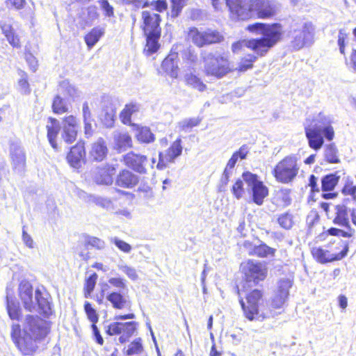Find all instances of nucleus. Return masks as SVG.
<instances>
[{
	"mask_svg": "<svg viewBox=\"0 0 356 356\" xmlns=\"http://www.w3.org/2000/svg\"><path fill=\"white\" fill-rule=\"evenodd\" d=\"M47 323L38 316L28 315L23 330L19 324L11 326L10 336L13 343L24 355H33L37 350L38 341L48 334Z\"/></svg>",
	"mask_w": 356,
	"mask_h": 356,
	"instance_id": "1",
	"label": "nucleus"
},
{
	"mask_svg": "<svg viewBox=\"0 0 356 356\" xmlns=\"http://www.w3.org/2000/svg\"><path fill=\"white\" fill-rule=\"evenodd\" d=\"M227 6L233 15L242 20L268 18L275 14L274 7L268 0H227Z\"/></svg>",
	"mask_w": 356,
	"mask_h": 356,
	"instance_id": "2",
	"label": "nucleus"
},
{
	"mask_svg": "<svg viewBox=\"0 0 356 356\" xmlns=\"http://www.w3.org/2000/svg\"><path fill=\"white\" fill-rule=\"evenodd\" d=\"M246 29L256 35H262L261 38L252 39L257 56L266 54L280 40L283 33L282 25L277 23L267 24L257 22L248 26Z\"/></svg>",
	"mask_w": 356,
	"mask_h": 356,
	"instance_id": "3",
	"label": "nucleus"
},
{
	"mask_svg": "<svg viewBox=\"0 0 356 356\" xmlns=\"http://www.w3.org/2000/svg\"><path fill=\"white\" fill-rule=\"evenodd\" d=\"M316 26L305 18L293 19L288 31L289 47L293 51H298L304 47L312 46L315 41Z\"/></svg>",
	"mask_w": 356,
	"mask_h": 356,
	"instance_id": "4",
	"label": "nucleus"
},
{
	"mask_svg": "<svg viewBox=\"0 0 356 356\" xmlns=\"http://www.w3.org/2000/svg\"><path fill=\"white\" fill-rule=\"evenodd\" d=\"M332 120L329 115L320 113L314 120L313 123L305 126V132L309 147L317 151L324 143V137L332 140L334 136L332 126Z\"/></svg>",
	"mask_w": 356,
	"mask_h": 356,
	"instance_id": "5",
	"label": "nucleus"
},
{
	"mask_svg": "<svg viewBox=\"0 0 356 356\" xmlns=\"http://www.w3.org/2000/svg\"><path fill=\"white\" fill-rule=\"evenodd\" d=\"M19 295L24 309L31 312L40 309L44 314L50 312V304L39 289L33 295L32 285L27 281H22L19 285Z\"/></svg>",
	"mask_w": 356,
	"mask_h": 356,
	"instance_id": "6",
	"label": "nucleus"
},
{
	"mask_svg": "<svg viewBox=\"0 0 356 356\" xmlns=\"http://www.w3.org/2000/svg\"><path fill=\"white\" fill-rule=\"evenodd\" d=\"M262 298L261 291L255 289L246 296L247 303L241 299L240 304L243 310L245 317L250 321L254 319L262 321L264 318L274 317L276 314L272 309L265 311V309L258 307L259 301Z\"/></svg>",
	"mask_w": 356,
	"mask_h": 356,
	"instance_id": "7",
	"label": "nucleus"
},
{
	"mask_svg": "<svg viewBox=\"0 0 356 356\" xmlns=\"http://www.w3.org/2000/svg\"><path fill=\"white\" fill-rule=\"evenodd\" d=\"M300 170L298 158L295 155L285 156L275 166L273 174L277 181L289 184L297 177Z\"/></svg>",
	"mask_w": 356,
	"mask_h": 356,
	"instance_id": "8",
	"label": "nucleus"
},
{
	"mask_svg": "<svg viewBox=\"0 0 356 356\" xmlns=\"http://www.w3.org/2000/svg\"><path fill=\"white\" fill-rule=\"evenodd\" d=\"M204 71L207 75L222 78L229 71V63L226 55L209 53L204 57Z\"/></svg>",
	"mask_w": 356,
	"mask_h": 356,
	"instance_id": "9",
	"label": "nucleus"
},
{
	"mask_svg": "<svg viewBox=\"0 0 356 356\" xmlns=\"http://www.w3.org/2000/svg\"><path fill=\"white\" fill-rule=\"evenodd\" d=\"M242 178L247 185L248 191L252 195V201L259 206L261 205L268 195V188L258 179L256 175L251 172H244Z\"/></svg>",
	"mask_w": 356,
	"mask_h": 356,
	"instance_id": "10",
	"label": "nucleus"
},
{
	"mask_svg": "<svg viewBox=\"0 0 356 356\" xmlns=\"http://www.w3.org/2000/svg\"><path fill=\"white\" fill-rule=\"evenodd\" d=\"M242 273L247 282L257 284L267 276V268L265 264L254 260H248L241 266Z\"/></svg>",
	"mask_w": 356,
	"mask_h": 356,
	"instance_id": "11",
	"label": "nucleus"
},
{
	"mask_svg": "<svg viewBox=\"0 0 356 356\" xmlns=\"http://www.w3.org/2000/svg\"><path fill=\"white\" fill-rule=\"evenodd\" d=\"M137 325V323L135 321L127 323L115 322L108 326L106 333L111 336L120 334L119 341L123 343L134 334L136 330Z\"/></svg>",
	"mask_w": 356,
	"mask_h": 356,
	"instance_id": "12",
	"label": "nucleus"
},
{
	"mask_svg": "<svg viewBox=\"0 0 356 356\" xmlns=\"http://www.w3.org/2000/svg\"><path fill=\"white\" fill-rule=\"evenodd\" d=\"M181 140L177 138L165 152L159 153L157 168L164 169L168 163H173L175 159L181 154Z\"/></svg>",
	"mask_w": 356,
	"mask_h": 356,
	"instance_id": "13",
	"label": "nucleus"
},
{
	"mask_svg": "<svg viewBox=\"0 0 356 356\" xmlns=\"http://www.w3.org/2000/svg\"><path fill=\"white\" fill-rule=\"evenodd\" d=\"M124 164L140 174L147 173V158L146 156L130 152L123 157Z\"/></svg>",
	"mask_w": 356,
	"mask_h": 356,
	"instance_id": "14",
	"label": "nucleus"
},
{
	"mask_svg": "<svg viewBox=\"0 0 356 356\" xmlns=\"http://www.w3.org/2000/svg\"><path fill=\"white\" fill-rule=\"evenodd\" d=\"M61 137L68 144L75 141L77 136L78 122L73 115L65 117L62 122Z\"/></svg>",
	"mask_w": 356,
	"mask_h": 356,
	"instance_id": "15",
	"label": "nucleus"
},
{
	"mask_svg": "<svg viewBox=\"0 0 356 356\" xmlns=\"http://www.w3.org/2000/svg\"><path fill=\"white\" fill-rule=\"evenodd\" d=\"M142 19L143 22V31L145 34L154 33V34L161 33L160 22L161 17L159 14L152 11L144 10L142 13Z\"/></svg>",
	"mask_w": 356,
	"mask_h": 356,
	"instance_id": "16",
	"label": "nucleus"
},
{
	"mask_svg": "<svg viewBox=\"0 0 356 356\" xmlns=\"http://www.w3.org/2000/svg\"><path fill=\"white\" fill-rule=\"evenodd\" d=\"M353 208L348 206V199L341 204L334 207L335 216L333 222L341 227H349Z\"/></svg>",
	"mask_w": 356,
	"mask_h": 356,
	"instance_id": "17",
	"label": "nucleus"
},
{
	"mask_svg": "<svg viewBox=\"0 0 356 356\" xmlns=\"http://www.w3.org/2000/svg\"><path fill=\"white\" fill-rule=\"evenodd\" d=\"M115 173V168L112 165L106 164L93 171V180L97 184L110 185L113 183Z\"/></svg>",
	"mask_w": 356,
	"mask_h": 356,
	"instance_id": "18",
	"label": "nucleus"
},
{
	"mask_svg": "<svg viewBox=\"0 0 356 356\" xmlns=\"http://www.w3.org/2000/svg\"><path fill=\"white\" fill-rule=\"evenodd\" d=\"M101 117L107 126H111L114 121L116 108L111 97L104 95L100 103Z\"/></svg>",
	"mask_w": 356,
	"mask_h": 356,
	"instance_id": "19",
	"label": "nucleus"
},
{
	"mask_svg": "<svg viewBox=\"0 0 356 356\" xmlns=\"http://www.w3.org/2000/svg\"><path fill=\"white\" fill-rule=\"evenodd\" d=\"M10 157L13 169L18 173L22 172L26 165V157L23 149L17 144H12L10 146Z\"/></svg>",
	"mask_w": 356,
	"mask_h": 356,
	"instance_id": "20",
	"label": "nucleus"
},
{
	"mask_svg": "<svg viewBox=\"0 0 356 356\" xmlns=\"http://www.w3.org/2000/svg\"><path fill=\"white\" fill-rule=\"evenodd\" d=\"M243 246L248 252V254L259 257H273L275 256L276 250L268 246L265 243L259 245H252L250 241H245Z\"/></svg>",
	"mask_w": 356,
	"mask_h": 356,
	"instance_id": "21",
	"label": "nucleus"
},
{
	"mask_svg": "<svg viewBox=\"0 0 356 356\" xmlns=\"http://www.w3.org/2000/svg\"><path fill=\"white\" fill-rule=\"evenodd\" d=\"M58 93L70 101H75L81 96L79 89L67 79L63 80L59 83Z\"/></svg>",
	"mask_w": 356,
	"mask_h": 356,
	"instance_id": "22",
	"label": "nucleus"
},
{
	"mask_svg": "<svg viewBox=\"0 0 356 356\" xmlns=\"http://www.w3.org/2000/svg\"><path fill=\"white\" fill-rule=\"evenodd\" d=\"M347 251L348 248H346V249L341 252L334 254L330 253L328 250L321 248H315L312 250V254L319 262L323 264L341 259L346 255Z\"/></svg>",
	"mask_w": 356,
	"mask_h": 356,
	"instance_id": "23",
	"label": "nucleus"
},
{
	"mask_svg": "<svg viewBox=\"0 0 356 356\" xmlns=\"http://www.w3.org/2000/svg\"><path fill=\"white\" fill-rule=\"evenodd\" d=\"M178 54L176 52L170 54L163 60L161 68L173 79H177L179 73Z\"/></svg>",
	"mask_w": 356,
	"mask_h": 356,
	"instance_id": "24",
	"label": "nucleus"
},
{
	"mask_svg": "<svg viewBox=\"0 0 356 356\" xmlns=\"http://www.w3.org/2000/svg\"><path fill=\"white\" fill-rule=\"evenodd\" d=\"M106 300L109 301L112 307L118 309H123L130 306L129 296L121 291L108 293Z\"/></svg>",
	"mask_w": 356,
	"mask_h": 356,
	"instance_id": "25",
	"label": "nucleus"
},
{
	"mask_svg": "<svg viewBox=\"0 0 356 356\" xmlns=\"http://www.w3.org/2000/svg\"><path fill=\"white\" fill-rule=\"evenodd\" d=\"M86 152L83 143H77L72 147L67 156L68 163L74 168H79L81 162L85 157Z\"/></svg>",
	"mask_w": 356,
	"mask_h": 356,
	"instance_id": "26",
	"label": "nucleus"
},
{
	"mask_svg": "<svg viewBox=\"0 0 356 356\" xmlns=\"http://www.w3.org/2000/svg\"><path fill=\"white\" fill-rule=\"evenodd\" d=\"M108 148L104 140L99 138L91 145L90 157L96 161H102L107 155Z\"/></svg>",
	"mask_w": 356,
	"mask_h": 356,
	"instance_id": "27",
	"label": "nucleus"
},
{
	"mask_svg": "<svg viewBox=\"0 0 356 356\" xmlns=\"http://www.w3.org/2000/svg\"><path fill=\"white\" fill-rule=\"evenodd\" d=\"M138 182V177L129 170H122L117 177L116 184L118 186L131 188Z\"/></svg>",
	"mask_w": 356,
	"mask_h": 356,
	"instance_id": "28",
	"label": "nucleus"
},
{
	"mask_svg": "<svg viewBox=\"0 0 356 356\" xmlns=\"http://www.w3.org/2000/svg\"><path fill=\"white\" fill-rule=\"evenodd\" d=\"M47 130V138L51 146L57 149L56 138L61 128L59 121L55 118H49L46 126Z\"/></svg>",
	"mask_w": 356,
	"mask_h": 356,
	"instance_id": "29",
	"label": "nucleus"
},
{
	"mask_svg": "<svg viewBox=\"0 0 356 356\" xmlns=\"http://www.w3.org/2000/svg\"><path fill=\"white\" fill-rule=\"evenodd\" d=\"M115 148L118 150H126L132 147V139L127 132H115L113 134Z\"/></svg>",
	"mask_w": 356,
	"mask_h": 356,
	"instance_id": "30",
	"label": "nucleus"
},
{
	"mask_svg": "<svg viewBox=\"0 0 356 356\" xmlns=\"http://www.w3.org/2000/svg\"><path fill=\"white\" fill-rule=\"evenodd\" d=\"M136 127V138L141 143H151L155 140V136L147 127L132 124Z\"/></svg>",
	"mask_w": 356,
	"mask_h": 356,
	"instance_id": "31",
	"label": "nucleus"
},
{
	"mask_svg": "<svg viewBox=\"0 0 356 356\" xmlns=\"http://www.w3.org/2000/svg\"><path fill=\"white\" fill-rule=\"evenodd\" d=\"M140 108V105L136 103L127 104L120 115L122 122L124 124H131V117L136 115Z\"/></svg>",
	"mask_w": 356,
	"mask_h": 356,
	"instance_id": "32",
	"label": "nucleus"
},
{
	"mask_svg": "<svg viewBox=\"0 0 356 356\" xmlns=\"http://www.w3.org/2000/svg\"><path fill=\"white\" fill-rule=\"evenodd\" d=\"M146 36V45L144 49V52L149 56L159 49L160 44L159 40L161 37V33L154 34V33L149 34H145Z\"/></svg>",
	"mask_w": 356,
	"mask_h": 356,
	"instance_id": "33",
	"label": "nucleus"
},
{
	"mask_svg": "<svg viewBox=\"0 0 356 356\" xmlns=\"http://www.w3.org/2000/svg\"><path fill=\"white\" fill-rule=\"evenodd\" d=\"M104 28L97 26L93 28L88 34H86L84 38V40L88 49H92L99 40L101 37L104 35Z\"/></svg>",
	"mask_w": 356,
	"mask_h": 356,
	"instance_id": "34",
	"label": "nucleus"
},
{
	"mask_svg": "<svg viewBox=\"0 0 356 356\" xmlns=\"http://www.w3.org/2000/svg\"><path fill=\"white\" fill-rule=\"evenodd\" d=\"M340 172L329 174L324 176L321 179V188L323 191H332L340 179Z\"/></svg>",
	"mask_w": 356,
	"mask_h": 356,
	"instance_id": "35",
	"label": "nucleus"
},
{
	"mask_svg": "<svg viewBox=\"0 0 356 356\" xmlns=\"http://www.w3.org/2000/svg\"><path fill=\"white\" fill-rule=\"evenodd\" d=\"M291 191L289 189H280L276 191L273 198V202L278 207H285L291 202L290 196Z\"/></svg>",
	"mask_w": 356,
	"mask_h": 356,
	"instance_id": "36",
	"label": "nucleus"
},
{
	"mask_svg": "<svg viewBox=\"0 0 356 356\" xmlns=\"http://www.w3.org/2000/svg\"><path fill=\"white\" fill-rule=\"evenodd\" d=\"M188 37L197 47H202L206 45V31H200L197 28H192L188 32Z\"/></svg>",
	"mask_w": 356,
	"mask_h": 356,
	"instance_id": "37",
	"label": "nucleus"
},
{
	"mask_svg": "<svg viewBox=\"0 0 356 356\" xmlns=\"http://www.w3.org/2000/svg\"><path fill=\"white\" fill-rule=\"evenodd\" d=\"M67 99L63 98L58 93L54 97L52 103V109L56 114H63L68 111Z\"/></svg>",
	"mask_w": 356,
	"mask_h": 356,
	"instance_id": "38",
	"label": "nucleus"
},
{
	"mask_svg": "<svg viewBox=\"0 0 356 356\" xmlns=\"http://www.w3.org/2000/svg\"><path fill=\"white\" fill-rule=\"evenodd\" d=\"M287 299L288 298L284 297V296H282L275 292L270 301L268 308L265 309V311H269L270 309H272L274 312L276 313L275 316L280 314V312H277L276 310L282 309Z\"/></svg>",
	"mask_w": 356,
	"mask_h": 356,
	"instance_id": "39",
	"label": "nucleus"
},
{
	"mask_svg": "<svg viewBox=\"0 0 356 356\" xmlns=\"http://www.w3.org/2000/svg\"><path fill=\"white\" fill-rule=\"evenodd\" d=\"M83 245L90 246L97 250H102L105 248V243L99 238L87 235L83 236Z\"/></svg>",
	"mask_w": 356,
	"mask_h": 356,
	"instance_id": "40",
	"label": "nucleus"
},
{
	"mask_svg": "<svg viewBox=\"0 0 356 356\" xmlns=\"http://www.w3.org/2000/svg\"><path fill=\"white\" fill-rule=\"evenodd\" d=\"M292 284V280L289 278L280 279L277 282V290L276 293L288 298L289 289L291 288Z\"/></svg>",
	"mask_w": 356,
	"mask_h": 356,
	"instance_id": "41",
	"label": "nucleus"
},
{
	"mask_svg": "<svg viewBox=\"0 0 356 356\" xmlns=\"http://www.w3.org/2000/svg\"><path fill=\"white\" fill-rule=\"evenodd\" d=\"M186 83L193 88L202 92L206 89V85L197 76L190 74L185 76Z\"/></svg>",
	"mask_w": 356,
	"mask_h": 356,
	"instance_id": "42",
	"label": "nucleus"
},
{
	"mask_svg": "<svg viewBox=\"0 0 356 356\" xmlns=\"http://www.w3.org/2000/svg\"><path fill=\"white\" fill-rule=\"evenodd\" d=\"M7 310L9 317L13 320H19L21 316V309L18 303L7 297Z\"/></svg>",
	"mask_w": 356,
	"mask_h": 356,
	"instance_id": "43",
	"label": "nucleus"
},
{
	"mask_svg": "<svg viewBox=\"0 0 356 356\" xmlns=\"http://www.w3.org/2000/svg\"><path fill=\"white\" fill-rule=\"evenodd\" d=\"M325 156L327 161L330 163H339L340 162L338 150L334 144H330L326 147Z\"/></svg>",
	"mask_w": 356,
	"mask_h": 356,
	"instance_id": "44",
	"label": "nucleus"
},
{
	"mask_svg": "<svg viewBox=\"0 0 356 356\" xmlns=\"http://www.w3.org/2000/svg\"><path fill=\"white\" fill-rule=\"evenodd\" d=\"M254 42L252 40H243L234 42L232 46V49L234 53H238L241 50H243L245 47H247L252 50L255 53V48Z\"/></svg>",
	"mask_w": 356,
	"mask_h": 356,
	"instance_id": "45",
	"label": "nucleus"
},
{
	"mask_svg": "<svg viewBox=\"0 0 356 356\" xmlns=\"http://www.w3.org/2000/svg\"><path fill=\"white\" fill-rule=\"evenodd\" d=\"M257 55L249 54L243 58L238 64L237 70L240 72H245L249 69L252 68L253 63L257 58Z\"/></svg>",
	"mask_w": 356,
	"mask_h": 356,
	"instance_id": "46",
	"label": "nucleus"
},
{
	"mask_svg": "<svg viewBox=\"0 0 356 356\" xmlns=\"http://www.w3.org/2000/svg\"><path fill=\"white\" fill-rule=\"evenodd\" d=\"M97 275L94 273L86 280L85 283V297L89 298L93 291L97 280Z\"/></svg>",
	"mask_w": 356,
	"mask_h": 356,
	"instance_id": "47",
	"label": "nucleus"
},
{
	"mask_svg": "<svg viewBox=\"0 0 356 356\" xmlns=\"http://www.w3.org/2000/svg\"><path fill=\"white\" fill-rule=\"evenodd\" d=\"M277 222L281 227L285 229H289L292 227L293 224V216L289 213H282L278 217Z\"/></svg>",
	"mask_w": 356,
	"mask_h": 356,
	"instance_id": "48",
	"label": "nucleus"
},
{
	"mask_svg": "<svg viewBox=\"0 0 356 356\" xmlns=\"http://www.w3.org/2000/svg\"><path fill=\"white\" fill-rule=\"evenodd\" d=\"M223 40V36L218 31L211 29L206 31V45L220 42Z\"/></svg>",
	"mask_w": 356,
	"mask_h": 356,
	"instance_id": "49",
	"label": "nucleus"
},
{
	"mask_svg": "<svg viewBox=\"0 0 356 356\" xmlns=\"http://www.w3.org/2000/svg\"><path fill=\"white\" fill-rule=\"evenodd\" d=\"M172 17H177L186 4V0H170Z\"/></svg>",
	"mask_w": 356,
	"mask_h": 356,
	"instance_id": "50",
	"label": "nucleus"
},
{
	"mask_svg": "<svg viewBox=\"0 0 356 356\" xmlns=\"http://www.w3.org/2000/svg\"><path fill=\"white\" fill-rule=\"evenodd\" d=\"M341 192L344 195H350L353 203L356 204V185H354L353 181H347Z\"/></svg>",
	"mask_w": 356,
	"mask_h": 356,
	"instance_id": "51",
	"label": "nucleus"
},
{
	"mask_svg": "<svg viewBox=\"0 0 356 356\" xmlns=\"http://www.w3.org/2000/svg\"><path fill=\"white\" fill-rule=\"evenodd\" d=\"M118 269L124 273L131 280H136L138 277L136 270L131 266H127L124 264H120L118 265Z\"/></svg>",
	"mask_w": 356,
	"mask_h": 356,
	"instance_id": "52",
	"label": "nucleus"
},
{
	"mask_svg": "<svg viewBox=\"0 0 356 356\" xmlns=\"http://www.w3.org/2000/svg\"><path fill=\"white\" fill-rule=\"evenodd\" d=\"M140 341V339H138L131 343L128 346L126 354L129 356L140 354L143 350Z\"/></svg>",
	"mask_w": 356,
	"mask_h": 356,
	"instance_id": "53",
	"label": "nucleus"
},
{
	"mask_svg": "<svg viewBox=\"0 0 356 356\" xmlns=\"http://www.w3.org/2000/svg\"><path fill=\"white\" fill-rule=\"evenodd\" d=\"M110 241L111 243H114L119 250L124 253H129L132 250L131 246L129 243L118 237L111 238Z\"/></svg>",
	"mask_w": 356,
	"mask_h": 356,
	"instance_id": "54",
	"label": "nucleus"
},
{
	"mask_svg": "<svg viewBox=\"0 0 356 356\" xmlns=\"http://www.w3.org/2000/svg\"><path fill=\"white\" fill-rule=\"evenodd\" d=\"M84 309L88 319L92 323V324H95L99 320V316L96 310L92 307V305L88 302H85Z\"/></svg>",
	"mask_w": 356,
	"mask_h": 356,
	"instance_id": "55",
	"label": "nucleus"
},
{
	"mask_svg": "<svg viewBox=\"0 0 356 356\" xmlns=\"http://www.w3.org/2000/svg\"><path fill=\"white\" fill-rule=\"evenodd\" d=\"M243 181V179H238L232 186L233 195L238 200L241 199L244 194Z\"/></svg>",
	"mask_w": 356,
	"mask_h": 356,
	"instance_id": "56",
	"label": "nucleus"
},
{
	"mask_svg": "<svg viewBox=\"0 0 356 356\" xmlns=\"http://www.w3.org/2000/svg\"><path fill=\"white\" fill-rule=\"evenodd\" d=\"M152 7V10H154L159 13H161L165 11L168 8V3L166 0H157L153 1L150 3L148 2V6H145V7Z\"/></svg>",
	"mask_w": 356,
	"mask_h": 356,
	"instance_id": "57",
	"label": "nucleus"
},
{
	"mask_svg": "<svg viewBox=\"0 0 356 356\" xmlns=\"http://www.w3.org/2000/svg\"><path fill=\"white\" fill-rule=\"evenodd\" d=\"M108 282L111 286L120 289V291L127 289L126 280L122 277H111L108 279Z\"/></svg>",
	"mask_w": 356,
	"mask_h": 356,
	"instance_id": "58",
	"label": "nucleus"
},
{
	"mask_svg": "<svg viewBox=\"0 0 356 356\" xmlns=\"http://www.w3.org/2000/svg\"><path fill=\"white\" fill-rule=\"evenodd\" d=\"M200 122V120L197 118H191L186 119L184 120L181 121L179 123V128L183 131H187L193 128V127L197 126Z\"/></svg>",
	"mask_w": 356,
	"mask_h": 356,
	"instance_id": "59",
	"label": "nucleus"
},
{
	"mask_svg": "<svg viewBox=\"0 0 356 356\" xmlns=\"http://www.w3.org/2000/svg\"><path fill=\"white\" fill-rule=\"evenodd\" d=\"M92 201L97 204L104 209H110L113 208V202L110 199L102 197H93Z\"/></svg>",
	"mask_w": 356,
	"mask_h": 356,
	"instance_id": "60",
	"label": "nucleus"
},
{
	"mask_svg": "<svg viewBox=\"0 0 356 356\" xmlns=\"http://www.w3.org/2000/svg\"><path fill=\"white\" fill-rule=\"evenodd\" d=\"M88 246L83 245V240L80 241L78 246L76 248V253L79 255V257L85 261H87L90 259V253L88 252Z\"/></svg>",
	"mask_w": 356,
	"mask_h": 356,
	"instance_id": "61",
	"label": "nucleus"
},
{
	"mask_svg": "<svg viewBox=\"0 0 356 356\" xmlns=\"http://www.w3.org/2000/svg\"><path fill=\"white\" fill-rule=\"evenodd\" d=\"M347 38V34L346 33L345 30L341 29L339 31L338 34V45L339 47L340 53L344 54L345 51V41Z\"/></svg>",
	"mask_w": 356,
	"mask_h": 356,
	"instance_id": "62",
	"label": "nucleus"
},
{
	"mask_svg": "<svg viewBox=\"0 0 356 356\" xmlns=\"http://www.w3.org/2000/svg\"><path fill=\"white\" fill-rule=\"evenodd\" d=\"M8 42L12 45L13 47L19 48L20 47V42L19 38L17 35L15 34V31H12L8 35L6 36Z\"/></svg>",
	"mask_w": 356,
	"mask_h": 356,
	"instance_id": "63",
	"label": "nucleus"
},
{
	"mask_svg": "<svg viewBox=\"0 0 356 356\" xmlns=\"http://www.w3.org/2000/svg\"><path fill=\"white\" fill-rule=\"evenodd\" d=\"M20 90L24 93H29L30 88L26 74H23L18 82Z\"/></svg>",
	"mask_w": 356,
	"mask_h": 356,
	"instance_id": "64",
	"label": "nucleus"
}]
</instances>
